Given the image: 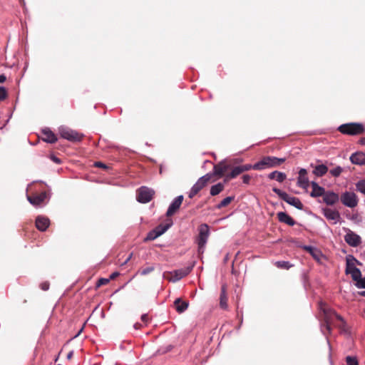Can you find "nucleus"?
Here are the masks:
<instances>
[{"label":"nucleus","instance_id":"f257e3e1","mask_svg":"<svg viewBox=\"0 0 365 365\" xmlns=\"http://www.w3.org/2000/svg\"><path fill=\"white\" fill-rule=\"evenodd\" d=\"M319 309L323 314L324 323L320 324V329L322 333L326 336V339L329 349H331V345L327 337V334H331V324L334 323V319H336L340 322V324L338 325L339 328L341 331H347V326L344 319L339 314H338L334 309L327 307L324 304L321 302L319 304Z\"/></svg>","mask_w":365,"mask_h":365},{"label":"nucleus","instance_id":"f03ea898","mask_svg":"<svg viewBox=\"0 0 365 365\" xmlns=\"http://www.w3.org/2000/svg\"><path fill=\"white\" fill-rule=\"evenodd\" d=\"M285 158H277L275 156H264L255 163L257 170H262L267 168H277L284 163Z\"/></svg>","mask_w":365,"mask_h":365},{"label":"nucleus","instance_id":"7ed1b4c3","mask_svg":"<svg viewBox=\"0 0 365 365\" xmlns=\"http://www.w3.org/2000/svg\"><path fill=\"white\" fill-rule=\"evenodd\" d=\"M272 191L276 193L280 199L285 201L289 205L294 207L295 208L302 210L304 208V205L300 201V200L296 197L291 196L289 194H287L286 192L282 191V190L273 187Z\"/></svg>","mask_w":365,"mask_h":365},{"label":"nucleus","instance_id":"20e7f679","mask_svg":"<svg viewBox=\"0 0 365 365\" xmlns=\"http://www.w3.org/2000/svg\"><path fill=\"white\" fill-rule=\"evenodd\" d=\"M338 130L343 134L356 135L363 133L364 127L363 124L359 123H349L339 126Z\"/></svg>","mask_w":365,"mask_h":365},{"label":"nucleus","instance_id":"39448f33","mask_svg":"<svg viewBox=\"0 0 365 365\" xmlns=\"http://www.w3.org/2000/svg\"><path fill=\"white\" fill-rule=\"evenodd\" d=\"M211 178V173H207L205 175L200 177L191 187L188 193V197L190 198H192L195 195H197L207 185Z\"/></svg>","mask_w":365,"mask_h":365},{"label":"nucleus","instance_id":"423d86ee","mask_svg":"<svg viewBox=\"0 0 365 365\" xmlns=\"http://www.w3.org/2000/svg\"><path fill=\"white\" fill-rule=\"evenodd\" d=\"M356 259L352 255L346 257V274H351L353 280L360 278L361 273L359 268L355 265Z\"/></svg>","mask_w":365,"mask_h":365},{"label":"nucleus","instance_id":"0eeeda50","mask_svg":"<svg viewBox=\"0 0 365 365\" xmlns=\"http://www.w3.org/2000/svg\"><path fill=\"white\" fill-rule=\"evenodd\" d=\"M58 133L61 138L69 141H80L83 136L78 132L64 125L58 128Z\"/></svg>","mask_w":365,"mask_h":365},{"label":"nucleus","instance_id":"6e6552de","mask_svg":"<svg viewBox=\"0 0 365 365\" xmlns=\"http://www.w3.org/2000/svg\"><path fill=\"white\" fill-rule=\"evenodd\" d=\"M153 195V190L142 186L137 190V200L140 203H148L152 200Z\"/></svg>","mask_w":365,"mask_h":365},{"label":"nucleus","instance_id":"1a4fd4ad","mask_svg":"<svg viewBox=\"0 0 365 365\" xmlns=\"http://www.w3.org/2000/svg\"><path fill=\"white\" fill-rule=\"evenodd\" d=\"M173 225L172 222L160 224L148 233L146 240H153L164 234Z\"/></svg>","mask_w":365,"mask_h":365},{"label":"nucleus","instance_id":"9d476101","mask_svg":"<svg viewBox=\"0 0 365 365\" xmlns=\"http://www.w3.org/2000/svg\"><path fill=\"white\" fill-rule=\"evenodd\" d=\"M193 267L194 264H192L184 268L174 270L170 273L172 277L168 280L172 282H176L180 280L191 272Z\"/></svg>","mask_w":365,"mask_h":365},{"label":"nucleus","instance_id":"9b49d317","mask_svg":"<svg viewBox=\"0 0 365 365\" xmlns=\"http://www.w3.org/2000/svg\"><path fill=\"white\" fill-rule=\"evenodd\" d=\"M341 202L348 207H354L357 205L358 200L356 195L352 192H345L341 195Z\"/></svg>","mask_w":365,"mask_h":365},{"label":"nucleus","instance_id":"f8f14e48","mask_svg":"<svg viewBox=\"0 0 365 365\" xmlns=\"http://www.w3.org/2000/svg\"><path fill=\"white\" fill-rule=\"evenodd\" d=\"M184 197L182 195H178L176 197L170 204L167 212L166 216L171 217L179 210L180 205L183 201Z\"/></svg>","mask_w":365,"mask_h":365},{"label":"nucleus","instance_id":"ddd939ff","mask_svg":"<svg viewBox=\"0 0 365 365\" xmlns=\"http://www.w3.org/2000/svg\"><path fill=\"white\" fill-rule=\"evenodd\" d=\"M209 236V227L207 224H202L199 227L198 246L202 248Z\"/></svg>","mask_w":365,"mask_h":365},{"label":"nucleus","instance_id":"4468645a","mask_svg":"<svg viewBox=\"0 0 365 365\" xmlns=\"http://www.w3.org/2000/svg\"><path fill=\"white\" fill-rule=\"evenodd\" d=\"M299 175L297 177V185L304 190H307L311 182H309V178L307 177V171L305 168H301L299 170Z\"/></svg>","mask_w":365,"mask_h":365},{"label":"nucleus","instance_id":"2eb2a0df","mask_svg":"<svg viewBox=\"0 0 365 365\" xmlns=\"http://www.w3.org/2000/svg\"><path fill=\"white\" fill-rule=\"evenodd\" d=\"M49 195L46 192H42L40 194L34 196L26 195L27 200L34 206H38L46 199H48Z\"/></svg>","mask_w":365,"mask_h":365},{"label":"nucleus","instance_id":"dca6fc26","mask_svg":"<svg viewBox=\"0 0 365 365\" xmlns=\"http://www.w3.org/2000/svg\"><path fill=\"white\" fill-rule=\"evenodd\" d=\"M322 212L324 216L328 220H331L334 224H336L339 222L341 216L339 212L336 210H332L329 207L322 208Z\"/></svg>","mask_w":365,"mask_h":365},{"label":"nucleus","instance_id":"f3484780","mask_svg":"<svg viewBox=\"0 0 365 365\" xmlns=\"http://www.w3.org/2000/svg\"><path fill=\"white\" fill-rule=\"evenodd\" d=\"M339 200V196L333 191H325L323 195V202L327 205H334Z\"/></svg>","mask_w":365,"mask_h":365},{"label":"nucleus","instance_id":"a211bd4d","mask_svg":"<svg viewBox=\"0 0 365 365\" xmlns=\"http://www.w3.org/2000/svg\"><path fill=\"white\" fill-rule=\"evenodd\" d=\"M230 165L226 163L225 160L220 161L217 165H215L213 167V173H211L212 175H217L219 177H222L224 175L225 173L230 168Z\"/></svg>","mask_w":365,"mask_h":365},{"label":"nucleus","instance_id":"6ab92c4d","mask_svg":"<svg viewBox=\"0 0 365 365\" xmlns=\"http://www.w3.org/2000/svg\"><path fill=\"white\" fill-rule=\"evenodd\" d=\"M312 190L310 192V196L314 198L323 197L326 190L324 187L319 185L316 181H312L310 183Z\"/></svg>","mask_w":365,"mask_h":365},{"label":"nucleus","instance_id":"aec40b11","mask_svg":"<svg viewBox=\"0 0 365 365\" xmlns=\"http://www.w3.org/2000/svg\"><path fill=\"white\" fill-rule=\"evenodd\" d=\"M344 238L346 243L352 247H356L361 243L360 236L351 231L346 233Z\"/></svg>","mask_w":365,"mask_h":365},{"label":"nucleus","instance_id":"412c9836","mask_svg":"<svg viewBox=\"0 0 365 365\" xmlns=\"http://www.w3.org/2000/svg\"><path fill=\"white\" fill-rule=\"evenodd\" d=\"M49 225L50 220L48 217L45 216L39 215L36 219V228L41 232L46 230Z\"/></svg>","mask_w":365,"mask_h":365},{"label":"nucleus","instance_id":"4be33fe9","mask_svg":"<svg viewBox=\"0 0 365 365\" xmlns=\"http://www.w3.org/2000/svg\"><path fill=\"white\" fill-rule=\"evenodd\" d=\"M350 161L355 165H365V153L362 152H356L350 156Z\"/></svg>","mask_w":365,"mask_h":365},{"label":"nucleus","instance_id":"5701e85b","mask_svg":"<svg viewBox=\"0 0 365 365\" xmlns=\"http://www.w3.org/2000/svg\"><path fill=\"white\" fill-rule=\"evenodd\" d=\"M42 134L43 135V140L45 142L49 143H54L55 142L57 141V138L56 135L49 128L43 129Z\"/></svg>","mask_w":365,"mask_h":365},{"label":"nucleus","instance_id":"b1692460","mask_svg":"<svg viewBox=\"0 0 365 365\" xmlns=\"http://www.w3.org/2000/svg\"><path fill=\"white\" fill-rule=\"evenodd\" d=\"M277 217L279 222H284L288 225L294 226L296 224L294 220L284 212H278Z\"/></svg>","mask_w":365,"mask_h":365},{"label":"nucleus","instance_id":"393cba45","mask_svg":"<svg viewBox=\"0 0 365 365\" xmlns=\"http://www.w3.org/2000/svg\"><path fill=\"white\" fill-rule=\"evenodd\" d=\"M174 305L178 313H182L188 308L189 302L182 301L180 298H177L174 302Z\"/></svg>","mask_w":365,"mask_h":365},{"label":"nucleus","instance_id":"a878e982","mask_svg":"<svg viewBox=\"0 0 365 365\" xmlns=\"http://www.w3.org/2000/svg\"><path fill=\"white\" fill-rule=\"evenodd\" d=\"M268 178L270 180H276L279 182H282L287 178L284 173L274 170L268 175Z\"/></svg>","mask_w":365,"mask_h":365},{"label":"nucleus","instance_id":"bb28decb","mask_svg":"<svg viewBox=\"0 0 365 365\" xmlns=\"http://www.w3.org/2000/svg\"><path fill=\"white\" fill-rule=\"evenodd\" d=\"M327 166L324 164H321L314 167L312 173L317 177H322L327 173Z\"/></svg>","mask_w":365,"mask_h":365},{"label":"nucleus","instance_id":"cd10ccee","mask_svg":"<svg viewBox=\"0 0 365 365\" xmlns=\"http://www.w3.org/2000/svg\"><path fill=\"white\" fill-rule=\"evenodd\" d=\"M220 306L223 309H227V296L226 294L225 286H222L221 288L220 297Z\"/></svg>","mask_w":365,"mask_h":365},{"label":"nucleus","instance_id":"c85d7f7f","mask_svg":"<svg viewBox=\"0 0 365 365\" xmlns=\"http://www.w3.org/2000/svg\"><path fill=\"white\" fill-rule=\"evenodd\" d=\"M309 255L319 264H324L327 257L323 252H309Z\"/></svg>","mask_w":365,"mask_h":365},{"label":"nucleus","instance_id":"c756f323","mask_svg":"<svg viewBox=\"0 0 365 365\" xmlns=\"http://www.w3.org/2000/svg\"><path fill=\"white\" fill-rule=\"evenodd\" d=\"M224 184L222 182H218L216 185H212L210 187V195L212 196H215L220 193L224 190Z\"/></svg>","mask_w":365,"mask_h":365},{"label":"nucleus","instance_id":"7c9ffc66","mask_svg":"<svg viewBox=\"0 0 365 365\" xmlns=\"http://www.w3.org/2000/svg\"><path fill=\"white\" fill-rule=\"evenodd\" d=\"M241 173H242V171L240 165L236 166L234 168H232V170L228 175H226L225 180H230L231 179L235 178L237 176H238Z\"/></svg>","mask_w":365,"mask_h":365},{"label":"nucleus","instance_id":"2f4dec72","mask_svg":"<svg viewBox=\"0 0 365 365\" xmlns=\"http://www.w3.org/2000/svg\"><path fill=\"white\" fill-rule=\"evenodd\" d=\"M234 196H228L224 198L218 205H216V208L221 209L227 206L234 200Z\"/></svg>","mask_w":365,"mask_h":365},{"label":"nucleus","instance_id":"473e14b6","mask_svg":"<svg viewBox=\"0 0 365 365\" xmlns=\"http://www.w3.org/2000/svg\"><path fill=\"white\" fill-rule=\"evenodd\" d=\"M274 264L278 268L285 269H288L289 268H290L292 266V264H291L289 263V262H288V261H277V262H275Z\"/></svg>","mask_w":365,"mask_h":365},{"label":"nucleus","instance_id":"72a5a7b5","mask_svg":"<svg viewBox=\"0 0 365 365\" xmlns=\"http://www.w3.org/2000/svg\"><path fill=\"white\" fill-rule=\"evenodd\" d=\"M357 191L365 195V179L360 180L356 183Z\"/></svg>","mask_w":365,"mask_h":365},{"label":"nucleus","instance_id":"f704fd0d","mask_svg":"<svg viewBox=\"0 0 365 365\" xmlns=\"http://www.w3.org/2000/svg\"><path fill=\"white\" fill-rule=\"evenodd\" d=\"M342 171L343 168L341 166H336L334 169L330 170L329 173L332 176L337 178L341 175Z\"/></svg>","mask_w":365,"mask_h":365},{"label":"nucleus","instance_id":"c9c22d12","mask_svg":"<svg viewBox=\"0 0 365 365\" xmlns=\"http://www.w3.org/2000/svg\"><path fill=\"white\" fill-rule=\"evenodd\" d=\"M155 269L154 266H150L145 268H142L138 271V274L140 275H146L152 272Z\"/></svg>","mask_w":365,"mask_h":365},{"label":"nucleus","instance_id":"e433bc0d","mask_svg":"<svg viewBox=\"0 0 365 365\" xmlns=\"http://www.w3.org/2000/svg\"><path fill=\"white\" fill-rule=\"evenodd\" d=\"M346 365H359L356 357L351 356H347L346 357Z\"/></svg>","mask_w":365,"mask_h":365},{"label":"nucleus","instance_id":"4c0bfd02","mask_svg":"<svg viewBox=\"0 0 365 365\" xmlns=\"http://www.w3.org/2000/svg\"><path fill=\"white\" fill-rule=\"evenodd\" d=\"M354 281L356 282L355 285L356 287L359 289H365V277L362 278L361 276L360 278Z\"/></svg>","mask_w":365,"mask_h":365},{"label":"nucleus","instance_id":"58836bf2","mask_svg":"<svg viewBox=\"0 0 365 365\" xmlns=\"http://www.w3.org/2000/svg\"><path fill=\"white\" fill-rule=\"evenodd\" d=\"M242 173L243 172H245V171H248L251 169H254V170H257V169L255 167V163L252 165V164H245V165H240Z\"/></svg>","mask_w":365,"mask_h":365},{"label":"nucleus","instance_id":"ea45409f","mask_svg":"<svg viewBox=\"0 0 365 365\" xmlns=\"http://www.w3.org/2000/svg\"><path fill=\"white\" fill-rule=\"evenodd\" d=\"M7 97V91L5 87L0 86V101L5 100Z\"/></svg>","mask_w":365,"mask_h":365},{"label":"nucleus","instance_id":"a19ab883","mask_svg":"<svg viewBox=\"0 0 365 365\" xmlns=\"http://www.w3.org/2000/svg\"><path fill=\"white\" fill-rule=\"evenodd\" d=\"M110 282V279L108 278H100L96 282V287H99L101 286L107 284Z\"/></svg>","mask_w":365,"mask_h":365},{"label":"nucleus","instance_id":"79ce46f5","mask_svg":"<svg viewBox=\"0 0 365 365\" xmlns=\"http://www.w3.org/2000/svg\"><path fill=\"white\" fill-rule=\"evenodd\" d=\"M49 282H43L40 284V287L43 291H47L49 289Z\"/></svg>","mask_w":365,"mask_h":365},{"label":"nucleus","instance_id":"37998d69","mask_svg":"<svg viewBox=\"0 0 365 365\" xmlns=\"http://www.w3.org/2000/svg\"><path fill=\"white\" fill-rule=\"evenodd\" d=\"M50 159H51L53 162H54L55 163H56V164H61V159H60V158H58V157H56V155H51L50 156Z\"/></svg>","mask_w":365,"mask_h":365},{"label":"nucleus","instance_id":"c03bdc74","mask_svg":"<svg viewBox=\"0 0 365 365\" xmlns=\"http://www.w3.org/2000/svg\"><path fill=\"white\" fill-rule=\"evenodd\" d=\"M250 179H251V177L249 175H244L242 176V182L245 184H249Z\"/></svg>","mask_w":365,"mask_h":365},{"label":"nucleus","instance_id":"a18cd8bd","mask_svg":"<svg viewBox=\"0 0 365 365\" xmlns=\"http://www.w3.org/2000/svg\"><path fill=\"white\" fill-rule=\"evenodd\" d=\"M94 165L96 167H97V168H104V169H106L108 168V166L106 164H104L102 162H99V161L98 162H96L94 163Z\"/></svg>","mask_w":365,"mask_h":365},{"label":"nucleus","instance_id":"49530a36","mask_svg":"<svg viewBox=\"0 0 365 365\" xmlns=\"http://www.w3.org/2000/svg\"><path fill=\"white\" fill-rule=\"evenodd\" d=\"M305 251H317V249L311 245H304L302 247Z\"/></svg>","mask_w":365,"mask_h":365},{"label":"nucleus","instance_id":"de8ad7c7","mask_svg":"<svg viewBox=\"0 0 365 365\" xmlns=\"http://www.w3.org/2000/svg\"><path fill=\"white\" fill-rule=\"evenodd\" d=\"M120 275V273L118 272H113L110 275V277L108 279H114L115 277H117L118 276Z\"/></svg>","mask_w":365,"mask_h":365},{"label":"nucleus","instance_id":"09e8293b","mask_svg":"<svg viewBox=\"0 0 365 365\" xmlns=\"http://www.w3.org/2000/svg\"><path fill=\"white\" fill-rule=\"evenodd\" d=\"M141 320L144 322V323H147L148 322V316L147 314H144L141 316Z\"/></svg>","mask_w":365,"mask_h":365},{"label":"nucleus","instance_id":"8fccbe9b","mask_svg":"<svg viewBox=\"0 0 365 365\" xmlns=\"http://www.w3.org/2000/svg\"><path fill=\"white\" fill-rule=\"evenodd\" d=\"M6 80V77L4 74L0 75V83H4Z\"/></svg>","mask_w":365,"mask_h":365},{"label":"nucleus","instance_id":"3c124183","mask_svg":"<svg viewBox=\"0 0 365 365\" xmlns=\"http://www.w3.org/2000/svg\"><path fill=\"white\" fill-rule=\"evenodd\" d=\"M132 257V253L125 259V260L121 264V265L125 264Z\"/></svg>","mask_w":365,"mask_h":365},{"label":"nucleus","instance_id":"603ef678","mask_svg":"<svg viewBox=\"0 0 365 365\" xmlns=\"http://www.w3.org/2000/svg\"><path fill=\"white\" fill-rule=\"evenodd\" d=\"M133 327H134V328H135V329H140V328L141 324H139V323H135V324H134V326H133Z\"/></svg>","mask_w":365,"mask_h":365},{"label":"nucleus","instance_id":"864d4df0","mask_svg":"<svg viewBox=\"0 0 365 365\" xmlns=\"http://www.w3.org/2000/svg\"><path fill=\"white\" fill-rule=\"evenodd\" d=\"M73 356V351H70L68 355H67V358L68 359H71Z\"/></svg>","mask_w":365,"mask_h":365},{"label":"nucleus","instance_id":"5fc2aeb1","mask_svg":"<svg viewBox=\"0 0 365 365\" xmlns=\"http://www.w3.org/2000/svg\"><path fill=\"white\" fill-rule=\"evenodd\" d=\"M360 143L362 145H365V138H363L360 140Z\"/></svg>","mask_w":365,"mask_h":365},{"label":"nucleus","instance_id":"6e6d98bb","mask_svg":"<svg viewBox=\"0 0 365 365\" xmlns=\"http://www.w3.org/2000/svg\"><path fill=\"white\" fill-rule=\"evenodd\" d=\"M228 259V255H226V257H225V260H227Z\"/></svg>","mask_w":365,"mask_h":365},{"label":"nucleus","instance_id":"4d7b16f0","mask_svg":"<svg viewBox=\"0 0 365 365\" xmlns=\"http://www.w3.org/2000/svg\"><path fill=\"white\" fill-rule=\"evenodd\" d=\"M364 257H365V252H364Z\"/></svg>","mask_w":365,"mask_h":365}]
</instances>
